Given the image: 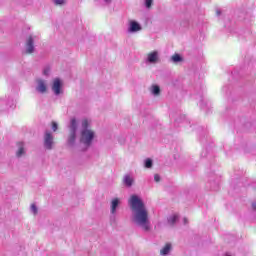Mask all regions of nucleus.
<instances>
[{
  "label": "nucleus",
  "mask_w": 256,
  "mask_h": 256,
  "mask_svg": "<svg viewBox=\"0 0 256 256\" xmlns=\"http://www.w3.org/2000/svg\"><path fill=\"white\" fill-rule=\"evenodd\" d=\"M129 205L132 210V222L143 231H150L151 221H149V211L145 203L139 196L132 195L129 199Z\"/></svg>",
  "instance_id": "obj_1"
},
{
  "label": "nucleus",
  "mask_w": 256,
  "mask_h": 256,
  "mask_svg": "<svg viewBox=\"0 0 256 256\" xmlns=\"http://www.w3.org/2000/svg\"><path fill=\"white\" fill-rule=\"evenodd\" d=\"M89 127H91V122L89 121V119H82L80 130V143L84 145L85 150L89 149L90 145H93V139H95V131L91 130Z\"/></svg>",
  "instance_id": "obj_2"
},
{
  "label": "nucleus",
  "mask_w": 256,
  "mask_h": 256,
  "mask_svg": "<svg viewBox=\"0 0 256 256\" xmlns=\"http://www.w3.org/2000/svg\"><path fill=\"white\" fill-rule=\"evenodd\" d=\"M68 137L67 144L69 147H75V143L77 141V131H79V123L76 118H72L68 125Z\"/></svg>",
  "instance_id": "obj_3"
},
{
  "label": "nucleus",
  "mask_w": 256,
  "mask_h": 256,
  "mask_svg": "<svg viewBox=\"0 0 256 256\" xmlns=\"http://www.w3.org/2000/svg\"><path fill=\"white\" fill-rule=\"evenodd\" d=\"M121 206V199L119 198H113L110 202V214L112 215L110 217V221L112 223H115V215H117V211L119 210V207Z\"/></svg>",
  "instance_id": "obj_4"
},
{
  "label": "nucleus",
  "mask_w": 256,
  "mask_h": 256,
  "mask_svg": "<svg viewBox=\"0 0 256 256\" xmlns=\"http://www.w3.org/2000/svg\"><path fill=\"white\" fill-rule=\"evenodd\" d=\"M39 37L37 36H29L26 40V53L31 55V53H35V41H37Z\"/></svg>",
  "instance_id": "obj_5"
},
{
  "label": "nucleus",
  "mask_w": 256,
  "mask_h": 256,
  "mask_svg": "<svg viewBox=\"0 0 256 256\" xmlns=\"http://www.w3.org/2000/svg\"><path fill=\"white\" fill-rule=\"evenodd\" d=\"M44 147L48 151L53 149V134H51L49 131H46L44 134Z\"/></svg>",
  "instance_id": "obj_6"
},
{
  "label": "nucleus",
  "mask_w": 256,
  "mask_h": 256,
  "mask_svg": "<svg viewBox=\"0 0 256 256\" xmlns=\"http://www.w3.org/2000/svg\"><path fill=\"white\" fill-rule=\"evenodd\" d=\"M143 29L141 27V24L135 20H130L128 24V33H138V31H141Z\"/></svg>",
  "instance_id": "obj_7"
},
{
  "label": "nucleus",
  "mask_w": 256,
  "mask_h": 256,
  "mask_svg": "<svg viewBox=\"0 0 256 256\" xmlns=\"http://www.w3.org/2000/svg\"><path fill=\"white\" fill-rule=\"evenodd\" d=\"M36 83H37L36 91L38 93H41L42 95L44 93H47V82L45 80L37 79Z\"/></svg>",
  "instance_id": "obj_8"
},
{
  "label": "nucleus",
  "mask_w": 256,
  "mask_h": 256,
  "mask_svg": "<svg viewBox=\"0 0 256 256\" xmlns=\"http://www.w3.org/2000/svg\"><path fill=\"white\" fill-rule=\"evenodd\" d=\"M52 91L54 95H61V80L59 78H55L52 84Z\"/></svg>",
  "instance_id": "obj_9"
},
{
  "label": "nucleus",
  "mask_w": 256,
  "mask_h": 256,
  "mask_svg": "<svg viewBox=\"0 0 256 256\" xmlns=\"http://www.w3.org/2000/svg\"><path fill=\"white\" fill-rule=\"evenodd\" d=\"M147 61L148 63H157L159 61V52L158 51H153L148 54L147 56Z\"/></svg>",
  "instance_id": "obj_10"
},
{
  "label": "nucleus",
  "mask_w": 256,
  "mask_h": 256,
  "mask_svg": "<svg viewBox=\"0 0 256 256\" xmlns=\"http://www.w3.org/2000/svg\"><path fill=\"white\" fill-rule=\"evenodd\" d=\"M134 181L135 180L133 179V177H131V175H125L123 178V183L125 187H133Z\"/></svg>",
  "instance_id": "obj_11"
},
{
  "label": "nucleus",
  "mask_w": 256,
  "mask_h": 256,
  "mask_svg": "<svg viewBox=\"0 0 256 256\" xmlns=\"http://www.w3.org/2000/svg\"><path fill=\"white\" fill-rule=\"evenodd\" d=\"M25 153V147L23 142L18 143V150L16 152L17 157H23V154Z\"/></svg>",
  "instance_id": "obj_12"
},
{
  "label": "nucleus",
  "mask_w": 256,
  "mask_h": 256,
  "mask_svg": "<svg viewBox=\"0 0 256 256\" xmlns=\"http://www.w3.org/2000/svg\"><path fill=\"white\" fill-rule=\"evenodd\" d=\"M177 221H179V216L177 214L168 217V225H171L172 227Z\"/></svg>",
  "instance_id": "obj_13"
},
{
  "label": "nucleus",
  "mask_w": 256,
  "mask_h": 256,
  "mask_svg": "<svg viewBox=\"0 0 256 256\" xmlns=\"http://www.w3.org/2000/svg\"><path fill=\"white\" fill-rule=\"evenodd\" d=\"M171 251V244H166L165 247L163 249L160 250V255H169Z\"/></svg>",
  "instance_id": "obj_14"
},
{
  "label": "nucleus",
  "mask_w": 256,
  "mask_h": 256,
  "mask_svg": "<svg viewBox=\"0 0 256 256\" xmlns=\"http://www.w3.org/2000/svg\"><path fill=\"white\" fill-rule=\"evenodd\" d=\"M181 61H183V57H181V55H179V54H174L171 57V62L172 63H181Z\"/></svg>",
  "instance_id": "obj_15"
},
{
  "label": "nucleus",
  "mask_w": 256,
  "mask_h": 256,
  "mask_svg": "<svg viewBox=\"0 0 256 256\" xmlns=\"http://www.w3.org/2000/svg\"><path fill=\"white\" fill-rule=\"evenodd\" d=\"M144 167H146V169H151V167H153V160L150 158L146 159L144 161Z\"/></svg>",
  "instance_id": "obj_16"
},
{
  "label": "nucleus",
  "mask_w": 256,
  "mask_h": 256,
  "mask_svg": "<svg viewBox=\"0 0 256 256\" xmlns=\"http://www.w3.org/2000/svg\"><path fill=\"white\" fill-rule=\"evenodd\" d=\"M159 93H161V88L158 85L152 86V94L159 95Z\"/></svg>",
  "instance_id": "obj_17"
},
{
  "label": "nucleus",
  "mask_w": 256,
  "mask_h": 256,
  "mask_svg": "<svg viewBox=\"0 0 256 256\" xmlns=\"http://www.w3.org/2000/svg\"><path fill=\"white\" fill-rule=\"evenodd\" d=\"M30 211H31V213H33V215H37V213H38L37 205L32 204L30 207Z\"/></svg>",
  "instance_id": "obj_18"
},
{
  "label": "nucleus",
  "mask_w": 256,
  "mask_h": 256,
  "mask_svg": "<svg viewBox=\"0 0 256 256\" xmlns=\"http://www.w3.org/2000/svg\"><path fill=\"white\" fill-rule=\"evenodd\" d=\"M14 102H13V99L9 100L8 103L6 104V107L5 109H13V106H14Z\"/></svg>",
  "instance_id": "obj_19"
},
{
  "label": "nucleus",
  "mask_w": 256,
  "mask_h": 256,
  "mask_svg": "<svg viewBox=\"0 0 256 256\" xmlns=\"http://www.w3.org/2000/svg\"><path fill=\"white\" fill-rule=\"evenodd\" d=\"M152 5H153V0H145V7L147 9H151Z\"/></svg>",
  "instance_id": "obj_20"
},
{
  "label": "nucleus",
  "mask_w": 256,
  "mask_h": 256,
  "mask_svg": "<svg viewBox=\"0 0 256 256\" xmlns=\"http://www.w3.org/2000/svg\"><path fill=\"white\" fill-rule=\"evenodd\" d=\"M49 73H51V69L49 67L44 68L43 70V75H45L46 77H48Z\"/></svg>",
  "instance_id": "obj_21"
},
{
  "label": "nucleus",
  "mask_w": 256,
  "mask_h": 256,
  "mask_svg": "<svg viewBox=\"0 0 256 256\" xmlns=\"http://www.w3.org/2000/svg\"><path fill=\"white\" fill-rule=\"evenodd\" d=\"M59 129V125L56 122H52V130L57 131Z\"/></svg>",
  "instance_id": "obj_22"
},
{
  "label": "nucleus",
  "mask_w": 256,
  "mask_h": 256,
  "mask_svg": "<svg viewBox=\"0 0 256 256\" xmlns=\"http://www.w3.org/2000/svg\"><path fill=\"white\" fill-rule=\"evenodd\" d=\"M154 181H155L156 183H159V181H161V176H159V174H155V175H154Z\"/></svg>",
  "instance_id": "obj_23"
},
{
  "label": "nucleus",
  "mask_w": 256,
  "mask_h": 256,
  "mask_svg": "<svg viewBox=\"0 0 256 256\" xmlns=\"http://www.w3.org/2000/svg\"><path fill=\"white\" fill-rule=\"evenodd\" d=\"M55 5H63L65 3V0H54Z\"/></svg>",
  "instance_id": "obj_24"
},
{
  "label": "nucleus",
  "mask_w": 256,
  "mask_h": 256,
  "mask_svg": "<svg viewBox=\"0 0 256 256\" xmlns=\"http://www.w3.org/2000/svg\"><path fill=\"white\" fill-rule=\"evenodd\" d=\"M252 209H253V211H256V203L255 202L252 203Z\"/></svg>",
  "instance_id": "obj_25"
},
{
  "label": "nucleus",
  "mask_w": 256,
  "mask_h": 256,
  "mask_svg": "<svg viewBox=\"0 0 256 256\" xmlns=\"http://www.w3.org/2000/svg\"><path fill=\"white\" fill-rule=\"evenodd\" d=\"M105 5H109V3H111V0H103Z\"/></svg>",
  "instance_id": "obj_26"
},
{
  "label": "nucleus",
  "mask_w": 256,
  "mask_h": 256,
  "mask_svg": "<svg viewBox=\"0 0 256 256\" xmlns=\"http://www.w3.org/2000/svg\"><path fill=\"white\" fill-rule=\"evenodd\" d=\"M6 103H7V102H6L5 100H1V101H0V105H1V106L5 105Z\"/></svg>",
  "instance_id": "obj_27"
},
{
  "label": "nucleus",
  "mask_w": 256,
  "mask_h": 256,
  "mask_svg": "<svg viewBox=\"0 0 256 256\" xmlns=\"http://www.w3.org/2000/svg\"><path fill=\"white\" fill-rule=\"evenodd\" d=\"M216 15L219 17V15H221V10H217Z\"/></svg>",
  "instance_id": "obj_28"
},
{
  "label": "nucleus",
  "mask_w": 256,
  "mask_h": 256,
  "mask_svg": "<svg viewBox=\"0 0 256 256\" xmlns=\"http://www.w3.org/2000/svg\"><path fill=\"white\" fill-rule=\"evenodd\" d=\"M201 157H207V155L205 154V152L201 153Z\"/></svg>",
  "instance_id": "obj_29"
},
{
  "label": "nucleus",
  "mask_w": 256,
  "mask_h": 256,
  "mask_svg": "<svg viewBox=\"0 0 256 256\" xmlns=\"http://www.w3.org/2000/svg\"><path fill=\"white\" fill-rule=\"evenodd\" d=\"M187 223H188L187 218H184V225H187Z\"/></svg>",
  "instance_id": "obj_30"
}]
</instances>
